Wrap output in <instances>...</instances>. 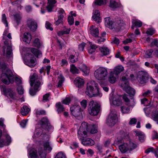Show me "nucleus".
<instances>
[{
  "label": "nucleus",
  "mask_w": 158,
  "mask_h": 158,
  "mask_svg": "<svg viewBox=\"0 0 158 158\" xmlns=\"http://www.w3.org/2000/svg\"><path fill=\"white\" fill-rule=\"evenodd\" d=\"M30 110V109L27 106H24L21 109V113L23 116L26 115Z\"/></svg>",
  "instance_id": "obj_31"
},
{
  "label": "nucleus",
  "mask_w": 158,
  "mask_h": 158,
  "mask_svg": "<svg viewBox=\"0 0 158 158\" xmlns=\"http://www.w3.org/2000/svg\"><path fill=\"white\" fill-rule=\"evenodd\" d=\"M35 59L32 58L30 60L26 59L24 60V63L31 68L34 67L35 65Z\"/></svg>",
  "instance_id": "obj_24"
},
{
  "label": "nucleus",
  "mask_w": 158,
  "mask_h": 158,
  "mask_svg": "<svg viewBox=\"0 0 158 158\" xmlns=\"http://www.w3.org/2000/svg\"><path fill=\"white\" fill-rule=\"evenodd\" d=\"M31 52L37 57H40L41 56L42 53L39 50L35 48H32L31 49Z\"/></svg>",
  "instance_id": "obj_41"
},
{
  "label": "nucleus",
  "mask_w": 158,
  "mask_h": 158,
  "mask_svg": "<svg viewBox=\"0 0 158 158\" xmlns=\"http://www.w3.org/2000/svg\"><path fill=\"white\" fill-rule=\"evenodd\" d=\"M97 127V125H95L92 126L88 125V131H89L91 134L96 133L98 131Z\"/></svg>",
  "instance_id": "obj_29"
},
{
  "label": "nucleus",
  "mask_w": 158,
  "mask_h": 158,
  "mask_svg": "<svg viewBox=\"0 0 158 158\" xmlns=\"http://www.w3.org/2000/svg\"><path fill=\"white\" fill-rule=\"evenodd\" d=\"M119 148L121 152L124 153L128 151L127 143H123L119 146Z\"/></svg>",
  "instance_id": "obj_32"
},
{
  "label": "nucleus",
  "mask_w": 158,
  "mask_h": 158,
  "mask_svg": "<svg viewBox=\"0 0 158 158\" xmlns=\"http://www.w3.org/2000/svg\"><path fill=\"white\" fill-rule=\"evenodd\" d=\"M17 90L19 94H22L24 93V89L21 85L18 86Z\"/></svg>",
  "instance_id": "obj_56"
},
{
  "label": "nucleus",
  "mask_w": 158,
  "mask_h": 158,
  "mask_svg": "<svg viewBox=\"0 0 158 158\" xmlns=\"http://www.w3.org/2000/svg\"><path fill=\"white\" fill-rule=\"evenodd\" d=\"M123 98L124 100V101L126 103H127V105L131 106V107L133 106L135 104V102H134V101L133 100L132 103V104H131L129 103V99L127 97V95L126 94H124V95H123Z\"/></svg>",
  "instance_id": "obj_36"
},
{
  "label": "nucleus",
  "mask_w": 158,
  "mask_h": 158,
  "mask_svg": "<svg viewBox=\"0 0 158 158\" xmlns=\"http://www.w3.org/2000/svg\"><path fill=\"white\" fill-rule=\"evenodd\" d=\"M6 141L7 145H9L11 142V137L8 135H6Z\"/></svg>",
  "instance_id": "obj_63"
},
{
  "label": "nucleus",
  "mask_w": 158,
  "mask_h": 158,
  "mask_svg": "<svg viewBox=\"0 0 158 158\" xmlns=\"http://www.w3.org/2000/svg\"><path fill=\"white\" fill-rule=\"evenodd\" d=\"M29 154L31 158H36L38 157L37 150L35 149L31 150L29 152Z\"/></svg>",
  "instance_id": "obj_35"
},
{
  "label": "nucleus",
  "mask_w": 158,
  "mask_h": 158,
  "mask_svg": "<svg viewBox=\"0 0 158 158\" xmlns=\"http://www.w3.org/2000/svg\"><path fill=\"white\" fill-rule=\"evenodd\" d=\"M70 71L73 74H78L79 73V69L73 64L70 65Z\"/></svg>",
  "instance_id": "obj_39"
},
{
  "label": "nucleus",
  "mask_w": 158,
  "mask_h": 158,
  "mask_svg": "<svg viewBox=\"0 0 158 158\" xmlns=\"http://www.w3.org/2000/svg\"><path fill=\"white\" fill-rule=\"evenodd\" d=\"M12 55V47L10 46L7 47L6 55L8 57H11Z\"/></svg>",
  "instance_id": "obj_45"
},
{
  "label": "nucleus",
  "mask_w": 158,
  "mask_h": 158,
  "mask_svg": "<svg viewBox=\"0 0 158 158\" xmlns=\"http://www.w3.org/2000/svg\"><path fill=\"white\" fill-rule=\"evenodd\" d=\"M93 19L98 23L101 21L100 13L98 10H96L94 12V15L92 16Z\"/></svg>",
  "instance_id": "obj_23"
},
{
  "label": "nucleus",
  "mask_w": 158,
  "mask_h": 158,
  "mask_svg": "<svg viewBox=\"0 0 158 158\" xmlns=\"http://www.w3.org/2000/svg\"><path fill=\"white\" fill-rule=\"evenodd\" d=\"M98 84L94 81L88 83L85 93L89 97L96 96L99 95V90Z\"/></svg>",
  "instance_id": "obj_3"
},
{
  "label": "nucleus",
  "mask_w": 158,
  "mask_h": 158,
  "mask_svg": "<svg viewBox=\"0 0 158 158\" xmlns=\"http://www.w3.org/2000/svg\"><path fill=\"white\" fill-rule=\"evenodd\" d=\"M97 48L96 45L93 44H90V48L88 49V52L90 54H92L93 52H95L96 49Z\"/></svg>",
  "instance_id": "obj_46"
},
{
  "label": "nucleus",
  "mask_w": 158,
  "mask_h": 158,
  "mask_svg": "<svg viewBox=\"0 0 158 158\" xmlns=\"http://www.w3.org/2000/svg\"><path fill=\"white\" fill-rule=\"evenodd\" d=\"M101 52L104 55H106L109 54L110 50L107 47H103L100 48Z\"/></svg>",
  "instance_id": "obj_40"
},
{
  "label": "nucleus",
  "mask_w": 158,
  "mask_h": 158,
  "mask_svg": "<svg viewBox=\"0 0 158 158\" xmlns=\"http://www.w3.org/2000/svg\"><path fill=\"white\" fill-rule=\"evenodd\" d=\"M59 81L57 86L60 87L62 85L63 81H64V78L61 75H60L59 77Z\"/></svg>",
  "instance_id": "obj_49"
},
{
  "label": "nucleus",
  "mask_w": 158,
  "mask_h": 158,
  "mask_svg": "<svg viewBox=\"0 0 158 158\" xmlns=\"http://www.w3.org/2000/svg\"><path fill=\"white\" fill-rule=\"evenodd\" d=\"M65 154L61 152H59L55 157V158H66Z\"/></svg>",
  "instance_id": "obj_59"
},
{
  "label": "nucleus",
  "mask_w": 158,
  "mask_h": 158,
  "mask_svg": "<svg viewBox=\"0 0 158 158\" xmlns=\"http://www.w3.org/2000/svg\"><path fill=\"white\" fill-rule=\"evenodd\" d=\"M133 25L132 26V28L134 29V26L138 27H140L142 24V22L138 20H134L132 21Z\"/></svg>",
  "instance_id": "obj_38"
},
{
  "label": "nucleus",
  "mask_w": 158,
  "mask_h": 158,
  "mask_svg": "<svg viewBox=\"0 0 158 158\" xmlns=\"http://www.w3.org/2000/svg\"><path fill=\"white\" fill-rule=\"evenodd\" d=\"M70 110L71 114L75 117H81L82 116L81 109L79 106L73 105L70 107Z\"/></svg>",
  "instance_id": "obj_9"
},
{
  "label": "nucleus",
  "mask_w": 158,
  "mask_h": 158,
  "mask_svg": "<svg viewBox=\"0 0 158 158\" xmlns=\"http://www.w3.org/2000/svg\"><path fill=\"white\" fill-rule=\"evenodd\" d=\"M124 77H123L122 79L123 81V89L126 92L129 94L131 97L133 96L135 94V91L129 85V82L127 81H125L124 79Z\"/></svg>",
  "instance_id": "obj_8"
},
{
  "label": "nucleus",
  "mask_w": 158,
  "mask_h": 158,
  "mask_svg": "<svg viewBox=\"0 0 158 158\" xmlns=\"http://www.w3.org/2000/svg\"><path fill=\"white\" fill-rule=\"evenodd\" d=\"M117 121L118 118L116 112L114 110H113L110 111L107 119V124L110 127L114 126Z\"/></svg>",
  "instance_id": "obj_7"
},
{
  "label": "nucleus",
  "mask_w": 158,
  "mask_h": 158,
  "mask_svg": "<svg viewBox=\"0 0 158 158\" xmlns=\"http://www.w3.org/2000/svg\"><path fill=\"white\" fill-rule=\"evenodd\" d=\"M88 127L87 123L84 122L81 123L78 132V138L80 140L87 136Z\"/></svg>",
  "instance_id": "obj_6"
},
{
  "label": "nucleus",
  "mask_w": 158,
  "mask_h": 158,
  "mask_svg": "<svg viewBox=\"0 0 158 158\" xmlns=\"http://www.w3.org/2000/svg\"><path fill=\"white\" fill-rule=\"evenodd\" d=\"M127 146L128 151H130L135 149L137 147V145L131 142H129V143H127Z\"/></svg>",
  "instance_id": "obj_42"
},
{
  "label": "nucleus",
  "mask_w": 158,
  "mask_h": 158,
  "mask_svg": "<svg viewBox=\"0 0 158 158\" xmlns=\"http://www.w3.org/2000/svg\"><path fill=\"white\" fill-rule=\"evenodd\" d=\"M27 24L30 30L35 31L37 28V25L35 20L31 19H29L27 20Z\"/></svg>",
  "instance_id": "obj_14"
},
{
  "label": "nucleus",
  "mask_w": 158,
  "mask_h": 158,
  "mask_svg": "<svg viewBox=\"0 0 158 158\" xmlns=\"http://www.w3.org/2000/svg\"><path fill=\"white\" fill-rule=\"evenodd\" d=\"M38 153L41 158H46V153L42 148L39 149Z\"/></svg>",
  "instance_id": "obj_43"
},
{
  "label": "nucleus",
  "mask_w": 158,
  "mask_h": 158,
  "mask_svg": "<svg viewBox=\"0 0 158 158\" xmlns=\"http://www.w3.org/2000/svg\"><path fill=\"white\" fill-rule=\"evenodd\" d=\"M58 12L59 15L58 16V19L55 22V24L57 25H59V24L62 22L64 17L63 15L64 13V10L62 9H60L58 10Z\"/></svg>",
  "instance_id": "obj_17"
},
{
  "label": "nucleus",
  "mask_w": 158,
  "mask_h": 158,
  "mask_svg": "<svg viewBox=\"0 0 158 158\" xmlns=\"http://www.w3.org/2000/svg\"><path fill=\"white\" fill-rule=\"evenodd\" d=\"M56 3L55 0H48V5L46 6V8L48 12L52 11V9L54 6V4Z\"/></svg>",
  "instance_id": "obj_20"
},
{
  "label": "nucleus",
  "mask_w": 158,
  "mask_h": 158,
  "mask_svg": "<svg viewBox=\"0 0 158 158\" xmlns=\"http://www.w3.org/2000/svg\"><path fill=\"white\" fill-rule=\"evenodd\" d=\"M122 112L123 113H128L129 111V109L127 107L125 106H123L121 107Z\"/></svg>",
  "instance_id": "obj_55"
},
{
  "label": "nucleus",
  "mask_w": 158,
  "mask_h": 158,
  "mask_svg": "<svg viewBox=\"0 0 158 158\" xmlns=\"http://www.w3.org/2000/svg\"><path fill=\"white\" fill-rule=\"evenodd\" d=\"M67 54L69 62L74 63L77 61L78 56H75V52L73 50L69 49L67 51Z\"/></svg>",
  "instance_id": "obj_11"
},
{
  "label": "nucleus",
  "mask_w": 158,
  "mask_h": 158,
  "mask_svg": "<svg viewBox=\"0 0 158 158\" xmlns=\"http://www.w3.org/2000/svg\"><path fill=\"white\" fill-rule=\"evenodd\" d=\"M3 91L5 95L9 97L10 98L14 99L17 100L18 97L16 93L12 90L10 88H6L5 87L3 88Z\"/></svg>",
  "instance_id": "obj_10"
},
{
  "label": "nucleus",
  "mask_w": 158,
  "mask_h": 158,
  "mask_svg": "<svg viewBox=\"0 0 158 158\" xmlns=\"http://www.w3.org/2000/svg\"><path fill=\"white\" fill-rule=\"evenodd\" d=\"M70 31V29H68L66 30L62 31H59L58 33V35H61L64 34H69Z\"/></svg>",
  "instance_id": "obj_54"
},
{
  "label": "nucleus",
  "mask_w": 158,
  "mask_h": 158,
  "mask_svg": "<svg viewBox=\"0 0 158 158\" xmlns=\"http://www.w3.org/2000/svg\"><path fill=\"white\" fill-rule=\"evenodd\" d=\"M124 69V67L122 65H119L114 68V70L111 71L113 72L115 76H117L118 74L122 72L123 71Z\"/></svg>",
  "instance_id": "obj_25"
},
{
  "label": "nucleus",
  "mask_w": 158,
  "mask_h": 158,
  "mask_svg": "<svg viewBox=\"0 0 158 158\" xmlns=\"http://www.w3.org/2000/svg\"><path fill=\"white\" fill-rule=\"evenodd\" d=\"M152 119L156 121L158 124V111H156L153 113L152 115Z\"/></svg>",
  "instance_id": "obj_51"
},
{
  "label": "nucleus",
  "mask_w": 158,
  "mask_h": 158,
  "mask_svg": "<svg viewBox=\"0 0 158 158\" xmlns=\"http://www.w3.org/2000/svg\"><path fill=\"white\" fill-rule=\"evenodd\" d=\"M68 20L70 25H72L73 24L74 19L73 18L72 16H69L68 18Z\"/></svg>",
  "instance_id": "obj_61"
},
{
  "label": "nucleus",
  "mask_w": 158,
  "mask_h": 158,
  "mask_svg": "<svg viewBox=\"0 0 158 158\" xmlns=\"http://www.w3.org/2000/svg\"><path fill=\"white\" fill-rule=\"evenodd\" d=\"M30 84L31 86L34 85V89H30V94L32 96L35 95L36 92L43 83L41 76H38L36 73H34L30 77Z\"/></svg>",
  "instance_id": "obj_2"
},
{
  "label": "nucleus",
  "mask_w": 158,
  "mask_h": 158,
  "mask_svg": "<svg viewBox=\"0 0 158 158\" xmlns=\"http://www.w3.org/2000/svg\"><path fill=\"white\" fill-rule=\"evenodd\" d=\"M35 113L37 115H45V111L43 110L36 109L35 110Z\"/></svg>",
  "instance_id": "obj_58"
},
{
  "label": "nucleus",
  "mask_w": 158,
  "mask_h": 158,
  "mask_svg": "<svg viewBox=\"0 0 158 158\" xmlns=\"http://www.w3.org/2000/svg\"><path fill=\"white\" fill-rule=\"evenodd\" d=\"M86 44L84 43H82L78 45V51L80 52H82L84 51V48Z\"/></svg>",
  "instance_id": "obj_57"
},
{
  "label": "nucleus",
  "mask_w": 158,
  "mask_h": 158,
  "mask_svg": "<svg viewBox=\"0 0 158 158\" xmlns=\"http://www.w3.org/2000/svg\"><path fill=\"white\" fill-rule=\"evenodd\" d=\"M115 74L111 72L109 77V81L111 83H114L116 81V78Z\"/></svg>",
  "instance_id": "obj_37"
},
{
  "label": "nucleus",
  "mask_w": 158,
  "mask_h": 158,
  "mask_svg": "<svg viewBox=\"0 0 158 158\" xmlns=\"http://www.w3.org/2000/svg\"><path fill=\"white\" fill-rule=\"evenodd\" d=\"M121 5L120 3H118L114 0H111L110 2V6L113 8L120 7Z\"/></svg>",
  "instance_id": "obj_28"
},
{
  "label": "nucleus",
  "mask_w": 158,
  "mask_h": 158,
  "mask_svg": "<svg viewBox=\"0 0 158 158\" xmlns=\"http://www.w3.org/2000/svg\"><path fill=\"white\" fill-rule=\"evenodd\" d=\"M144 110L146 116H149L151 112L150 108L149 107L145 108Z\"/></svg>",
  "instance_id": "obj_64"
},
{
  "label": "nucleus",
  "mask_w": 158,
  "mask_h": 158,
  "mask_svg": "<svg viewBox=\"0 0 158 158\" xmlns=\"http://www.w3.org/2000/svg\"><path fill=\"white\" fill-rule=\"evenodd\" d=\"M155 30L152 28H149L148 29L147 31H146V33L148 35H152L153 34L155 33Z\"/></svg>",
  "instance_id": "obj_60"
},
{
  "label": "nucleus",
  "mask_w": 158,
  "mask_h": 158,
  "mask_svg": "<svg viewBox=\"0 0 158 158\" xmlns=\"http://www.w3.org/2000/svg\"><path fill=\"white\" fill-rule=\"evenodd\" d=\"M107 72L106 69L102 67H100L94 73V76L98 80H104L107 77Z\"/></svg>",
  "instance_id": "obj_5"
},
{
  "label": "nucleus",
  "mask_w": 158,
  "mask_h": 158,
  "mask_svg": "<svg viewBox=\"0 0 158 158\" xmlns=\"http://www.w3.org/2000/svg\"><path fill=\"white\" fill-rule=\"evenodd\" d=\"M55 107L56 109V111L58 114L61 113L62 112L64 111L65 110V108L64 107L63 105L60 102L56 103L55 105Z\"/></svg>",
  "instance_id": "obj_26"
},
{
  "label": "nucleus",
  "mask_w": 158,
  "mask_h": 158,
  "mask_svg": "<svg viewBox=\"0 0 158 158\" xmlns=\"http://www.w3.org/2000/svg\"><path fill=\"white\" fill-rule=\"evenodd\" d=\"M14 17L15 20L18 25L22 18L21 15L19 14H16L14 15Z\"/></svg>",
  "instance_id": "obj_50"
},
{
  "label": "nucleus",
  "mask_w": 158,
  "mask_h": 158,
  "mask_svg": "<svg viewBox=\"0 0 158 158\" xmlns=\"http://www.w3.org/2000/svg\"><path fill=\"white\" fill-rule=\"evenodd\" d=\"M114 28L117 29L118 30L123 29L125 28L126 24L122 20H117L114 22Z\"/></svg>",
  "instance_id": "obj_15"
},
{
  "label": "nucleus",
  "mask_w": 158,
  "mask_h": 158,
  "mask_svg": "<svg viewBox=\"0 0 158 158\" xmlns=\"http://www.w3.org/2000/svg\"><path fill=\"white\" fill-rule=\"evenodd\" d=\"M100 106L96 101L92 100L89 102L88 112L92 116L97 115L100 110Z\"/></svg>",
  "instance_id": "obj_4"
},
{
  "label": "nucleus",
  "mask_w": 158,
  "mask_h": 158,
  "mask_svg": "<svg viewBox=\"0 0 158 158\" xmlns=\"http://www.w3.org/2000/svg\"><path fill=\"white\" fill-rule=\"evenodd\" d=\"M74 83L77 87H81L84 84V80L79 77H77L74 80Z\"/></svg>",
  "instance_id": "obj_19"
},
{
  "label": "nucleus",
  "mask_w": 158,
  "mask_h": 158,
  "mask_svg": "<svg viewBox=\"0 0 158 158\" xmlns=\"http://www.w3.org/2000/svg\"><path fill=\"white\" fill-rule=\"evenodd\" d=\"M23 40L27 43H30L31 39V35L28 32H25L23 35Z\"/></svg>",
  "instance_id": "obj_30"
},
{
  "label": "nucleus",
  "mask_w": 158,
  "mask_h": 158,
  "mask_svg": "<svg viewBox=\"0 0 158 158\" xmlns=\"http://www.w3.org/2000/svg\"><path fill=\"white\" fill-rule=\"evenodd\" d=\"M153 51L152 49H150L147 50L144 55V57L146 58H150L152 57V53Z\"/></svg>",
  "instance_id": "obj_48"
},
{
  "label": "nucleus",
  "mask_w": 158,
  "mask_h": 158,
  "mask_svg": "<svg viewBox=\"0 0 158 158\" xmlns=\"http://www.w3.org/2000/svg\"><path fill=\"white\" fill-rule=\"evenodd\" d=\"M2 22L5 24L6 27L8 26V23L7 20V18L5 14H3L2 15Z\"/></svg>",
  "instance_id": "obj_53"
},
{
  "label": "nucleus",
  "mask_w": 158,
  "mask_h": 158,
  "mask_svg": "<svg viewBox=\"0 0 158 158\" xmlns=\"http://www.w3.org/2000/svg\"><path fill=\"white\" fill-rule=\"evenodd\" d=\"M136 136H138L139 140L141 142H143L144 139L145 135L142 132L139 131H135Z\"/></svg>",
  "instance_id": "obj_34"
},
{
  "label": "nucleus",
  "mask_w": 158,
  "mask_h": 158,
  "mask_svg": "<svg viewBox=\"0 0 158 158\" xmlns=\"http://www.w3.org/2000/svg\"><path fill=\"white\" fill-rule=\"evenodd\" d=\"M41 127L44 129L49 128L50 124L48 118L46 117L43 118L40 122Z\"/></svg>",
  "instance_id": "obj_16"
},
{
  "label": "nucleus",
  "mask_w": 158,
  "mask_h": 158,
  "mask_svg": "<svg viewBox=\"0 0 158 158\" xmlns=\"http://www.w3.org/2000/svg\"><path fill=\"white\" fill-rule=\"evenodd\" d=\"M52 24L48 21H46L45 23V27L47 29H49L51 31L53 30V28L51 27Z\"/></svg>",
  "instance_id": "obj_62"
},
{
  "label": "nucleus",
  "mask_w": 158,
  "mask_h": 158,
  "mask_svg": "<svg viewBox=\"0 0 158 158\" xmlns=\"http://www.w3.org/2000/svg\"><path fill=\"white\" fill-rule=\"evenodd\" d=\"M41 42L40 41V40L38 38H36L34 40L32 45L33 46L38 48H39L41 44Z\"/></svg>",
  "instance_id": "obj_44"
},
{
  "label": "nucleus",
  "mask_w": 158,
  "mask_h": 158,
  "mask_svg": "<svg viewBox=\"0 0 158 158\" xmlns=\"http://www.w3.org/2000/svg\"><path fill=\"white\" fill-rule=\"evenodd\" d=\"M105 25L108 27L110 29L114 28V22H113L111 19L109 17L106 18L105 19Z\"/></svg>",
  "instance_id": "obj_21"
},
{
  "label": "nucleus",
  "mask_w": 158,
  "mask_h": 158,
  "mask_svg": "<svg viewBox=\"0 0 158 158\" xmlns=\"http://www.w3.org/2000/svg\"><path fill=\"white\" fill-rule=\"evenodd\" d=\"M107 0H95L93 2V6L94 7L96 6H101L106 5L107 3Z\"/></svg>",
  "instance_id": "obj_27"
},
{
  "label": "nucleus",
  "mask_w": 158,
  "mask_h": 158,
  "mask_svg": "<svg viewBox=\"0 0 158 158\" xmlns=\"http://www.w3.org/2000/svg\"><path fill=\"white\" fill-rule=\"evenodd\" d=\"M50 94L49 93H47L43 95L42 101L44 102L49 101L50 100Z\"/></svg>",
  "instance_id": "obj_52"
},
{
  "label": "nucleus",
  "mask_w": 158,
  "mask_h": 158,
  "mask_svg": "<svg viewBox=\"0 0 158 158\" xmlns=\"http://www.w3.org/2000/svg\"><path fill=\"white\" fill-rule=\"evenodd\" d=\"M90 31L91 35L95 37H98L99 34L98 28L93 25H92L90 28Z\"/></svg>",
  "instance_id": "obj_22"
},
{
  "label": "nucleus",
  "mask_w": 158,
  "mask_h": 158,
  "mask_svg": "<svg viewBox=\"0 0 158 158\" xmlns=\"http://www.w3.org/2000/svg\"><path fill=\"white\" fill-rule=\"evenodd\" d=\"M0 69L2 72L1 76L2 81L6 85L13 83L14 80L13 73L11 70L8 68L6 63L0 62Z\"/></svg>",
  "instance_id": "obj_1"
},
{
  "label": "nucleus",
  "mask_w": 158,
  "mask_h": 158,
  "mask_svg": "<svg viewBox=\"0 0 158 158\" xmlns=\"http://www.w3.org/2000/svg\"><path fill=\"white\" fill-rule=\"evenodd\" d=\"M137 79L140 84L146 83L147 79V73L142 71H139L137 77Z\"/></svg>",
  "instance_id": "obj_13"
},
{
  "label": "nucleus",
  "mask_w": 158,
  "mask_h": 158,
  "mask_svg": "<svg viewBox=\"0 0 158 158\" xmlns=\"http://www.w3.org/2000/svg\"><path fill=\"white\" fill-rule=\"evenodd\" d=\"M81 143L85 146H90L93 145L94 144V141L92 139L88 138L86 139H81Z\"/></svg>",
  "instance_id": "obj_18"
},
{
  "label": "nucleus",
  "mask_w": 158,
  "mask_h": 158,
  "mask_svg": "<svg viewBox=\"0 0 158 158\" xmlns=\"http://www.w3.org/2000/svg\"><path fill=\"white\" fill-rule=\"evenodd\" d=\"M44 146L45 150L51 151L52 149V148L51 145L50 144L49 142L48 141L44 143Z\"/></svg>",
  "instance_id": "obj_47"
},
{
  "label": "nucleus",
  "mask_w": 158,
  "mask_h": 158,
  "mask_svg": "<svg viewBox=\"0 0 158 158\" xmlns=\"http://www.w3.org/2000/svg\"><path fill=\"white\" fill-rule=\"evenodd\" d=\"M80 69L82 71L85 75H88L89 73V70L86 66L84 64H82L79 67Z\"/></svg>",
  "instance_id": "obj_33"
},
{
  "label": "nucleus",
  "mask_w": 158,
  "mask_h": 158,
  "mask_svg": "<svg viewBox=\"0 0 158 158\" xmlns=\"http://www.w3.org/2000/svg\"><path fill=\"white\" fill-rule=\"evenodd\" d=\"M109 99L110 102H112L114 105L119 106L122 104L121 98L118 96H114L113 94L110 95Z\"/></svg>",
  "instance_id": "obj_12"
}]
</instances>
